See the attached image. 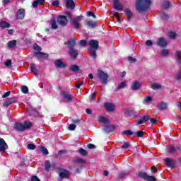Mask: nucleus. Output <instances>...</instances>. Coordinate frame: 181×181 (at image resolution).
I'll return each mask as SVG.
<instances>
[{
	"label": "nucleus",
	"mask_w": 181,
	"mask_h": 181,
	"mask_svg": "<svg viewBox=\"0 0 181 181\" xmlns=\"http://www.w3.org/2000/svg\"><path fill=\"white\" fill-rule=\"evenodd\" d=\"M95 21H86V25L87 26H88V28H95Z\"/></svg>",
	"instance_id": "obj_34"
},
{
	"label": "nucleus",
	"mask_w": 181,
	"mask_h": 181,
	"mask_svg": "<svg viewBox=\"0 0 181 181\" xmlns=\"http://www.w3.org/2000/svg\"><path fill=\"white\" fill-rule=\"evenodd\" d=\"M124 15L126 16H127L129 21V19H131V18H132V16L134 15L132 13V11L129 8L124 9Z\"/></svg>",
	"instance_id": "obj_23"
},
{
	"label": "nucleus",
	"mask_w": 181,
	"mask_h": 181,
	"mask_svg": "<svg viewBox=\"0 0 181 181\" xmlns=\"http://www.w3.org/2000/svg\"><path fill=\"white\" fill-rule=\"evenodd\" d=\"M61 95L64 98V101H66V103H71V101H73V95L69 94V93L66 91H62Z\"/></svg>",
	"instance_id": "obj_5"
},
{
	"label": "nucleus",
	"mask_w": 181,
	"mask_h": 181,
	"mask_svg": "<svg viewBox=\"0 0 181 181\" xmlns=\"http://www.w3.org/2000/svg\"><path fill=\"white\" fill-rule=\"evenodd\" d=\"M158 107L160 108V110H166V108H168V103L161 102L158 105Z\"/></svg>",
	"instance_id": "obj_31"
},
{
	"label": "nucleus",
	"mask_w": 181,
	"mask_h": 181,
	"mask_svg": "<svg viewBox=\"0 0 181 181\" xmlns=\"http://www.w3.org/2000/svg\"><path fill=\"white\" fill-rule=\"evenodd\" d=\"M170 7V4H169L168 1H165L163 4V9H169Z\"/></svg>",
	"instance_id": "obj_48"
},
{
	"label": "nucleus",
	"mask_w": 181,
	"mask_h": 181,
	"mask_svg": "<svg viewBox=\"0 0 181 181\" xmlns=\"http://www.w3.org/2000/svg\"><path fill=\"white\" fill-rule=\"evenodd\" d=\"M28 148L30 151H35V149H36V146L33 144H30L28 145Z\"/></svg>",
	"instance_id": "obj_50"
},
{
	"label": "nucleus",
	"mask_w": 181,
	"mask_h": 181,
	"mask_svg": "<svg viewBox=\"0 0 181 181\" xmlns=\"http://www.w3.org/2000/svg\"><path fill=\"white\" fill-rule=\"evenodd\" d=\"M157 45L160 47H166L168 46V42L165 38L160 37L157 40Z\"/></svg>",
	"instance_id": "obj_10"
},
{
	"label": "nucleus",
	"mask_w": 181,
	"mask_h": 181,
	"mask_svg": "<svg viewBox=\"0 0 181 181\" xmlns=\"http://www.w3.org/2000/svg\"><path fill=\"white\" fill-rule=\"evenodd\" d=\"M66 6L69 9H74L76 5L74 4V1H73V0H67L66 3Z\"/></svg>",
	"instance_id": "obj_20"
},
{
	"label": "nucleus",
	"mask_w": 181,
	"mask_h": 181,
	"mask_svg": "<svg viewBox=\"0 0 181 181\" xmlns=\"http://www.w3.org/2000/svg\"><path fill=\"white\" fill-rule=\"evenodd\" d=\"M144 132L143 131H138L136 134H135V136H138V138H141L142 136H144Z\"/></svg>",
	"instance_id": "obj_49"
},
{
	"label": "nucleus",
	"mask_w": 181,
	"mask_h": 181,
	"mask_svg": "<svg viewBox=\"0 0 181 181\" xmlns=\"http://www.w3.org/2000/svg\"><path fill=\"white\" fill-rule=\"evenodd\" d=\"M9 26H11V25H9V23L6 21H0V28H1L2 29L9 28Z\"/></svg>",
	"instance_id": "obj_30"
},
{
	"label": "nucleus",
	"mask_w": 181,
	"mask_h": 181,
	"mask_svg": "<svg viewBox=\"0 0 181 181\" xmlns=\"http://www.w3.org/2000/svg\"><path fill=\"white\" fill-rule=\"evenodd\" d=\"M30 66L32 73H33V74H35V76H39V71L37 70V69H36V66H35V64H30Z\"/></svg>",
	"instance_id": "obj_25"
},
{
	"label": "nucleus",
	"mask_w": 181,
	"mask_h": 181,
	"mask_svg": "<svg viewBox=\"0 0 181 181\" xmlns=\"http://www.w3.org/2000/svg\"><path fill=\"white\" fill-rule=\"evenodd\" d=\"M33 49H34V50H36L37 52H42V47L40 46L37 45V44H34Z\"/></svg>",
	"instance_id": "obj_47"
},
{
	"label": "nucleus",
	"mask_w": 181,
	"mask_h": 181,
	"mask_svg": "<svg viewBox=\"0 0 181 181\" xmlns=\"http://www.w3.org/2000/svg\"><path fill=\"white\" fill-rule=\"evenodd\" d=\"M169 54H170V52H169L168 49H163L161 52V54L164 57H166V56H169Z\"/></svg>",
	"instance_id": "obj_43"
},
{
	"label": "nucleus",
	"mask_w": 181,
	"mask_h": 181,
	"mask_svg": "<svg viewBox=\"0 0 181 181\" xmlns=\"http://www.w3.org/2000/svg\"><path fill=\"white\" fill-rule=\"evenodd\" d=\"M13 103H15V98H11L4 102L3 105H4V107H9V105H11V104H13Z\"/></svg>",
	"instance_id": "obj_19"
},
{
	"label": "nucleus",
	"mask_w": 181,
	"mask_h": 181,
	"mask_svg": "<svg viewBox=\"0 0 181 181\" xmlns=\"http://www.w3.org/2000/svg\"><path fill=\"white\" fill-rule=\"evenodd\" d=\"M11 64H12V60L11 59H8L5 62L6 67H11Z\"/></svg>",
	"instance_id": "obj_55"
},
{
	"label": "nucleus",
	"mask_w": 181,
	"mask_h": 181,
	"mask_svg": "<svg viewBox=\"0 0 181 181\" xmlns=\"http://www.w3.org/2000/svg\"><path fill=\"white\" fill-rule=\"evenodd\" d=\"M69 70H71V71L77 73V71H80V68L77 65H72L70 66Z\"/></svg>",
	"instance_id": "obj_33"
},
{
	"label": "nucleus",
	"mask_w": 181,
	"mask_h": 181,
	"mask_svg": "<svg viewBox=\"0 0 181 181\" xmlns=\"http://www.w3.org/2000/svg\"><path fill=\"white\" fill-rule=\"evenodd\" d=\"M122 135L131 136L134 135V132L131 130H126L122 132Z\"/></svg>",
	"instance_id": "obj_45"
},
{
	"label": "nucleus",
	"mask_w": 181,
	"mask_h": 181,
	"mask_svg": "<svg viewBox=\"0 0 181 181\" xmlns=\"http://www.w3.org/2000/svg\"><path fill=\"white\" fill-rule=\"evenodd\" d=\"M11 95V91L6 92L4 94L2 95V98H6V97H9Z\"/></svg>",
	"instance_id": "obj_59"
},
{
	"label": "nucleus",
	"mask_w": 181,
	"mask_h": 181,
	"mask_svg": "<svg viewBox=\"0 0 181 181\" xmlns=\"http://www.w3.org/2000/svg\"><path fill=\"white\" fill-rule=\"evenodd\" d=\"M83 84H84V82H81V83H76V86H75V87H76V88H80L81 87V86H83Z\"/></svg>",
	"instance_id": "obj_60"
},
{
	"label": "nucleus",
	"mask_w": 181,
	"mask_h": 181,
	"mask_svg": "<svg viewBox=\"0 0 181 181\" xmlns=\"http://www.w3.org/2000/svg\"><path fill=\"white\" fill-rule=\"evenodd\" d=\"M113 130H114V126H105L103 128V131L105 132H107V134H110V132H112Z\"/></svg>",
	"instance_id": "obj_27"
},
{
	"label": "nucleus",
	"mask_w": 181,
	"mask_h": 181,
	"mask_svg": "<svg viewBox=\"0 0 181 181\" xmlns=\"http://www.w3.org/2000/svg\"><path fill=\"white\" fill-rule=\"evenodd\" d=\"M31 181H40V180H39V178L37 177V176H33L31 178Z\"/></svg>",
	"instance_id": "obj_64"
},
{
	"label": "nucleus",
	"mask_w": 181,
	"mask_h": 181,
	"mask_svg": "<svg viewBox=\"0 0 181 181\" xmlns=\"http://www.w3.org/2000/svg\"><path fill=\"white\" fill-rule=\"evenodd\" d=\"M57 21L59 25H61V26H66V25H67V23L69 22L66 16H58L57 18Z\"/></svg>",
	"instance_id": "obj_6"
},
{
	"label": "nucleus",
	"mask_w": 181,
	"mask_h": 181,
	"mask_svg": "<svg viewBox=\"0 0 181 181\" xmlns=\"http://www.w3.org/2000/svg\"><path fill=\"white\" fill-rule=\"evenodd\" d=\"M65 45H68V48L69 49H74V46H76V40L74 39L69 40L66 42H65Z\"/></svg>",
	"instance_id": "obj_17"
},
{
	"label": "nucleus",
	"mask_w": 181,
	"mask_h": 181,
	"mask_svg": "<svg viewBox=\"0 0 181 181\" xmlns=\"http://www.w3.org/2000/svg\"><path fill=\"white\" fill-rule=\"evenodd\" d=\"M68 129L69 131H74L76 129V125L73 124H69Z\"/></svg>",
	"instance_id": "obj_52"
},
{
	"label": "nucleus",
	"mask_w": 181,
	"mask_h": 181,
	"mask_svg": "<svg viewBox=\"0 0 181 181\" xmlns=\"http://www.w3.org/2000/svg\"><path fill=\"white\" fill-rule=\"evenodd\" d=\"M129 142H124V144L122 145V148L123 149H127L129 146Z\"/></svg>",
	"instance_id": "obj_56"
},
{
	"label": "nucleus",
	"mask_w": 181,
	"mask_h": 181,
	"mask_svg": "<svg viewBox=\"0 0 181 181\" xmlns=\"http://www.w3.org/2000/svg\"><path fill=\"white\" fill-rule=\"evenodd\" d=\"M98 77L102 84L105 85L108 83V74H107V73L103 71H99L98 72Z\"/></svg>",
	"instance_id": "obj_3"
},
{
	"label": "nucleus",
	"mask_w": 181,
	"mask_h": 181,
	"mask_svg": "<svg viewBox=\"0 0 181 181\" xmlns=\"http://www.w3.org/2000/svg\"><path fill=\"white\" fill-rule=\"evenodd\" d=\"M128 60L131 63H134V62H136V59L132 57H129Z\"/></svg>",
	"instance_id": "obj_62"
},
{
	"label": "nucleus",
	"mask_w": 181,
	"mask_h": 181,
	"mask_svg": "<svg viewBox=\"0 0 181 181\" xmlns=\"http://www.w3.org/2000/svg\"><path fill=\"white\" fill-rule=\"evenodd\" d=\"M56 67H59V69H63V67H66V64L62 60L57 59L54 63Z\"/></svg>",
	"instance_id": "obj_21"
},
{
	"label": "nucleus",
	"mask_w": 181,
	"mask_h": 181,
	"mask_svg": "<svg viewBox=\"0 0 181 181\" xmlns=\"http://www.w3.org/2000/svg\"><path fill=\"white\" fill-rule=\"evenodd\" d=\"M69 54L72 59H76L78 56V51L74 48L69 49Z\"/></svg>",
	"instance_id": "obj_18"
},
{
	"label": "nucleus",
	"mask_w": 181,
	"mask_h": 181,
	"mask_svg": "<svg viewBox=\"0 0 181 181\" xmlns=\"http://www.w3.org/2000/svg\"><path fill=\"white\" fill-rule=\"evenodd\" d=\"M153 101V99L151 96H146L143 100L144 104H151Z\"/></svg>",
	"instance_id": "obj_26"
},
{
	"label": "nucleus",
	"mask_w": 181,
	"mask_h": 181,
	"mask_svg": "<svg viewBox=\"0 0 181 181\" xmlns=\"http://www.w3.org/2000/svg\"><path fill=\"white\" fill-rule=\"evenodd\" d=\"M165 163L167 165V166H169V168H171V169H173L175 168V160L170 158H165Z\"/></svg>",
	"instance_id": "obj_16"
},
{
	"label": "nucleus",
	"mask_w": 181,
	"mask_h": 181,
	"mask_svg": "<svg viewBox=\"0 0 181 181\" xmlns=\"http://www.w3.org/2000/svg\"><path fill=\"white\" fill-rule=\"evenodd\" d=\"M56 168V165L54 164H50V162H49L48 160H47L45 162V170H50L51 169L53 170Z\"/></svg>",
	"instance_id": "obj_22"
},
{
	"label": "nucleus",
	"mask_w": 181,
	"mask_h": 181,
	"mask_svg": "<svg viewBox=\"0 0 181 181\" xmlns=\"http://www.w3.org/2000/svg\"><path fill=\"white\" fill-rule=\"evenodd\" d=\"M25 11L23 8H20L16 13V18L18 21H22L25 18Z\"/></svg>",
	"instance_id": "obj_7"
},
{
	"label": "nucleus",
	"mask_w": 181,
	"mask_h": 181,
	"mask_svg": "<svg viewBox=\"0 0 181 181\" xmlns=\"http://www.w3.org/2000/svg\"><path fill=\"white\" fill-rule=\"evenodd\" d=\"M89 46H90L91 49L97 50V49H98V41H97L95 40H90Z\"/></svg>",
	"instance_id": "obj_12"
},
{
	"label": "nucleus",
	"mask_w": 181,
	"mask_h": 181,
	"mask_svg": "<svg viewBox=\"0 0 181 181\" xmlns=\"http://www.w3.org/2000/svg\"><path fill=\"white\" fill-rule=\"evenodd\" d=\"M142 119L144 122H146V121H149V119H151V117H149V116L144 115L142 117Z\"/></svg>",
	"instance_id": "obj_57"
},
{
	"label": "nucleus",
	"mask_w": 181,
	"mask_h": 181,
	"mask_svg": "<svg viewBox=\"0 0 181 181\" xmlns=\"http://www.w3.org/2000/svg\"><path fill=\"white\" fill-rule=\"evenodd\" d=\"M50 25H51L52 29H54V30H56L58 28L57 22L54 19L51 20Z\"/></svg>",
	"instance_id": "obj_29"
},
{
	"label": "nucleus",
	"mask_w": 181,
	"mask_h": 181,
	"mask_svg": "<svg viewBox=\"0 0 181 181\" xmlns=\"http://www.w3.org/2000/svg\"><path fill=\"white\" fill-rule=\"evenodd\" d=\"M78 152L81 155H82L83 156H87V151H86L84 148H80L78 150Z\"/></svg>",
	"instance_id": "obj_44"
},
{
	"label": "nucleus",
	"mask_w": 181,
	"mask_h": 181,
	"mask_svg": "<svg viewBox=\"0 0 181 181\" xmlns=\"http://www.w3.org/2000/svg\"><path fill=\"white\" fill-rule=\"evenodd\" d=\"M59 177L67 179V177H70V172L66 170H62L61 172H59Z\"/></svg>",
	"instance_id": "obj_13"
},
{
	"label": "nucleus",
	"mask_w": 181,
	"mask_h": 181,
	"mask_svg": "<svg viewBox=\"0 0 181 181\" xmlns=\"http://www.w3.org/2000/svg\"><path fill=\"white\" fill-rule=\"evenodd\" d=\"M146 181H156V178L153 176L148 175L147 179L146 180Z\"/></svg>",
	"instance_id": "obj_51"
},
{
	"label": "nucleus",
	"mask_w": 181,
	"mask_h": 181,
	"mask_svg": "<svg viewBox=\"0 0 181 181\" xmlns=\"http://www.w3.org/2000/svg\"><path fill=\"white\" fill-rule=\"evenodd\" d=\"M175 56L177 57V62H179V63H181V51H176Z\"/></svg>",
	"instance_id": "obj_39"
},
{
	"label": "nucleus",
	"mask_w": 181,
	"mask_h": 181,
	"mask_svg": "<svg viewBox=\"0 0 181 181\" xmlns=\"http://www.w3.org/2000/svg\"><path fill=\"white\" fill-rule=\"evenodd\" d=\"M34 57H36V59H49V54L42 52H34Z\"/></svg>",
	"instance_id": "obj_9"
},
{
	"label": "nucleus",
	"mask_w": 181,
	"mask_h": 181,
	"mask_svg": "<svg viewBox=\"0 0 181 181\" xmlns=\"http://www.w3.org/2000/svg\"><path fill=\"white\" fill-rule=\"evenodd\" d=\"M153 43V42H152V40H148L146 42V46H152Z\"/></svg>",
	"instance_id": "obj_61"
},
{
	"label": "nucleus",
	"mask_w": 181,
	"mask_h": 181,
	"mask_svg": "<svg viewBox=\"0 0 181 181\" xmlns=\"http://www.w3.org/2000/svg\"><path fill=\"white\" fill-rule=\"evenodd\" d=\"M6 149H8V144L4 139H0V152H6Z\"/></svg>",
	"instance_id": "obj_11"
},
{
	"label": "nucleus",
	"mask_w": 181,
	"mask_h": 181,
	"mask_svg": "<svg viewBox=\"0 0 181 181\" xmlns=\"http://www.w3.org/2000/svg\"><path fill=\"white\" fill-rule=\"evenodd\" d=\"M32 127V123L29 121H26L24 124L22 123H16L15 124V130L23 132L25 129H29Z\"/></svg>",
	"instance_id": "obj_2"
},
{
	"label": "nucleus",
	"mask_w": 181,
	"mask_h": 181,
	"mask_svg": "<svg viewBox=\"0 0 181 181\" xmlns=\"http://www.w3.org/2000/svg\"><path fill=\"white\" fill-rule=\"evenodd\" d=\"M115 16H116L118 23H121V17H119V13L118 12L115 13Z\"/></svg>",
	"instance_id": "obj_53"
},
{
	"label": "nucleus",
	"mask_w": 181,
	"mask_h": 181,
	"mask_svg": "<svg viewBox=\"0 0 181 181\" xmlns=\"http://www.w3.org/2000/svg\"><path fill=\"white\" fill-rule=\"evenodd\" d=\"M99 122H102V124H107V122H108V119L107 117H99Z\"/></svg>",
	"instance_id": "obj_40"
},
{
	"label": "nucleus",
	"mask_w": 181,
	"mask_h": 181,
	"mask_svg": "<svg viewBox=\"0 0 181 181\" xmlns=\"http://www.w3.org/2000/svg\"><path fill=\"white\" fill-rule=\"evenodd\" d=\"M160 16L163 21H168L169 16L165 13H160Z\"/></svg>",
	"instance_id": "obj_38"
},
{
	"label": "nucleus",
	"mask_w": 181,
	"mask_h": 181,
	"mask_svg": "<svg viewBox=\"0 0 181 181\" xmlns=\"http://www.w3.org/2000/svg\"><path fill=\"white\" fill-rule=\"evenodd\" d=\"M139 176V177H141V179H144V180H146L148 178V174H146V173H140Z\"/></svg>",
	"instance_id": "obj_42"
},
{
	"label": "nucleus",
	"mask_w": 181,
	"mask_h": 181,
	"mask_svg": "<svg viewBox=\"0 0 181 181\" xmlns=\"http://www.w3.org/2000/svg\"><path fill=\"white\" fill-rule=\"evenodd\" d=\"M84 19V16H78L72 20V25L75 29H78L80 28V22Z\"/></svg>",
	"instance_id": "obj_4"
},
{
	"label": "nucleus",
	"mask_w": 181,
	"mask_h": 181,
	"mask_svg": "<svg viewBox=\"0 0 181 181\" xmlns=\"http://www.w3.org/2000/svg\"><path fill=\"white\" fill-rule=\"evenodd\" d=\"M168 152H170V153H173V152H175V146H171L168 148Z\"/></svg>",
	"instance_id": "obj_58"
},
{
	"label": "nucleus",
	"mask_w": 181,
	"mask_h": 181,
	"mask_svg": "<svg viewBox=\"0 0 181 181\" xmlns=\"http://www.w3.org/2000/svg\"><path fill=\"white\" fill-rule=\"evenodd\" d=\"M75 162H76V163H86V161L83 158H76Z\"/></svg>",
	"instance_id": "obj_54"
},
{
	"label": "nucleus",
	"mask_w": 181,
	"mask_h": 181,
	"mask_svg": "<svg viewBox=\"0 0 181 181\" xmlns=\"http://www.w3.org/2000/svg\"><path fill=\"white\" fill-rule=\"evenodd\" d=\"M87 148L88 149H94V148H95V146L94 144H89L87 145Z\"/></svg>",
	"instance_id": "obj_63"
},
{
	"label": "nucleus",
	"mask_w": 181,
	"mask_h": 181,
	"mask_svg": "<svg viewBox=\"0 0 181 181\" xmlns=\"http://www.w3.org/2000/svg\"><path fill=\"white\" fill-rule=\"evenodd\" d=\"M95 50L97 49H90V56L93 60H95L97 59V53Z\"/></svg>",
	"instance_id": "obj_32"
},
{
	"label": "nucleus",
	"mask_w": 181,
	"mask_h": 181,
	"mask_svg": "<svg viewBox=\"0 0 181 181\" xmlns=\"http://www.w3.org/2000/svg\"><path fill=\"white\" fill-rule=\"evenodd\" d=\"M140 88H141V83H139V81H134L132 82L131 85L132 90L135 91L136 90H139Z\"/></svg>",
	"instance_id": "obj_14"
},
{
	"label": "nucleus",
	"mask_w": 181,
	"mask_h": 181,
	"mask_svg": "<svg viewBox=\"0 0 181 181\" xmlns=\"http://www.w3.org/2000/svg\"><path fill=\"white\" fill-rule=\"evenodd\" d=\"M113 8L116 10V11H124V5L122 4V3L119 2V0H114L113 1Z\"/></svg>",
	"instance_id": "obj_8"
},
{
	"label": "nucleus",
	"mask_w": 181,
	"mask_h": 181,
	"mask_svg": "<svg viewBox=\"0 0 181 181\" xmlns=\"http://www.w3.org/2000/svg\"><path fill=\"white\" fill-rule=\"evenodd\" d=\"M21 91L23 94H28L29 93V88L26 86H21Z\"/></svg>",
	"instance_id": "obj_37"
},
{
	"label": "nucleus",
	"mask_w": 181,
	"mask_h": 181,
	"mask_svg": "<svg viewBox=\"0 0 181 181\" xmlns=\"http://www.w3.org/2000/svg\"><path fill=\"white\" fill-rule=\"evenodd\" d=\"M40 151L42 155H49V151L45 146H42L40 148Z\"/></svg>",
	"instance_id": "obj_35"
},
{
	"label": "nucleus",
	"mask_w": 181,
	"mask_h": 181,
	"mask_svg": "<svg viewBox=\"0 0 181 181\" xmlns=\"http://www.w3.org/2000/svg\"><path fill=\"white\" fill-rule=\"evenodd\" d=\"M151 6V0H136V9L139 12H145Z\"/></svg>",
	"instance_id": "obj_1"
},
{
	"label": "nucleus",
	"mask_w": 181,
	"mask_h": 181,
	"mask_svg": "<svg viewBox=\"0 0 181 181\" xmlns=\"http://www.w3.org/2000/svg\"><path fill=\"white\" fill-rule=\"evenodd\" d=\"M151 88L153 90H159L160 88H162V86L158 83H154L151 85Z\"/></svg>",
	"instance_id": "obj_41"
},
{
	"label": "nucleus",
	"mask_w": 181,
	"mask_h": 181,
	"mask_svg": "<svg viewBox=\"0 0 181 181\" xmlns=\"http://www.w3.org/2000/svg\"><path fill=\"white\" fill-rule=\"evenodd\" d=\"M8 47L12 49L16 46V40H11L7 44Z\"/></svg>",
	"instance_id": "obj_28"
},
{
	"label": "nucleus",
	"mask_w": 181,
	"mask_h": 181,
	"mask_svg": "<svg viewBox=\"0 0 181 181\" xmlns=\"http://www.w3.org/2000/svg\"><path fill=\"white\" fill-rule=\"evenodd\" d=\"M168 37H170V39H175L176 37V33L175 32H170L168 33Z\"/></svg>",
	"instance_id": "obj_46"
},
{
	"label": "nucleus",
	"mask_w": 181,
	"mask_h": 181,
	"mask_svg": "<svg viewBox=\"0 0 181 181\" xmlns=\"http://www.w3.org/2000/svg\"><path fill=\"white\" fill-rule=\"evenodd\" d=\"M105 108L107 110V111H109L110 112L115 111V105H112V103H105Z\"/></svg>",
	"instance_id": "obj_15"
},
{
	"label": "nucleus",
	"mask_w": 181,
	"mask_h": 181,
	"mask_svg": "<svg viewBox=\"0 0 181 181\" xmlns=\"http://www.w3.org/2000/svg\"><path fill=\"white\" fill-rule=\"evenodd\" d=\"M45 4V0H35L33 3V8H37L38 5H43Z\"/></svg>",
	"instance_id": "obj_24"
},
{
	"label": "nucleus",
	"mask_w": 181,
	"mask_h": 181,
	"mask_svg": "<svg viewBox=\"0 0 181 181\" xmlns=\"http://www.w3.org/2000/svg\"><path fill=\"white\" fill-rule=\"evenodd\" d=\"M127 87V81H124L122 82L118 86H117V90H121L122 88H125Z\"/></svg>",
	"instance_id": "obj_36"
}]
</instances>
